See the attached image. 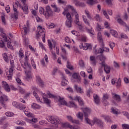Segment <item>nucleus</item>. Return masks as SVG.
<instances>
[{
	"instance_id": "nucleus-39",
	"label": "nucleus",
	"mask_w": 129,
	"mask_h": 129,
	"mask_svg": "<svg viewBox=\"0 0 129 129\" xmlns=\"http://www.w3.org/2000/svg\"><path fill=\"white\" fill-rule=\"evenodd\" d=\"M77 117L79 118V119H81V120H82V119H83V113L81 112H79L78 114H77Z\"/></svg>"
},
{
	"instance_id": "nucleus-60",
	"label": "nucleus",
	"mask_w": 129,
	"mask_h": 129,
	"mask_svg": "<svg viewBox=\"0 0 129 129\" xmlns=\"http://www.w3.org/2000/svg\"><path fill=\"white\" fill-rule=\"evenodd\" d=\"M122 126L123 129H129V125L126 124H122Z\"/></svg>"
},
{
	"instance_id": "nucleus-46",
	"label": "nucleus",
	"mask_w": 129,
	"mask_h": 129,
	"mask_svg": "<svg viewBox=\"0 0 129 129\" xmlns=\"http://www.w3.org/2000/svg\"><path fill=\"white\" fill-rule=\"evenodd\" d=\"M68 84V81L67 80H62L61 81V85L62 86H66Z\"/></svg>"
},
{
	"instance_id": "nucleus-6",
	"label": "nucleus",
	"mask_w": 129,
	"mask_h": 129,
	"mask_svg": "<svg viewBox=\"0 0 129 129\" xmlns=\"http://www.w3.org/2000/svg\"><path fill=\"white\" fill-rule=\"evenodd\" d=\"M38 34H36L37 39H39V36H45V28H42L40 26L37 27Z\"/></svg>"
},
{
	"instance_id": "nucleus-5",
	"label": "nucleus",
	"mask_w": 129,
	"mask_h": 129,
	"mask_svg": "<svg viewBox=\"0 0 129 129\" xmlns=\"http://www.w3.org/2000/svg\"><path fill=\"white\" fill-rule=\"evenodd\" d=\"M96 123L97 125L100 127V128L103 129L104 127V123L102 121L97 118H94V124Z\"/></svg>"
},
{
	"instance_id": "nucleus-32",
	"label": "nucleus",
	"mask_w": 129,
	"mask_h": 129,
	"mask_svg": "<svg viewBox=\"0 0 129 129\" xmlns=\"http://www.w3.org/2000/svg\"><path fill=\"white\" fill-rule=\"evenodd\" d=\"M1 37H2L4 38V40L5 42H9V40H8V37H7L6 33L2 32L1 33Z\"/></svg>"
},
{
	"instance_id": "nucleus-19",
	"label": "nucleus",
	"mask_w": 129,
	"mask_h": 129,
	"mask_svg": "<svg viewBox=\"0 0 129 129\" xmlns=\"http://www.w3.org/2000/svg\"><path fill=\"white\" fill-rule=\"evenodd\" d=\"M101 48H99L98 50H95V54H102L103 52H104V44L103 46V47H102V44H101Z\"/></svg>"
},
{
	"instance_id": "nucleus-3",
	"label": "nucleus",
	"mask_w": 129,
	"mask_h": 129,
	"mask_svg": "<svg viewBox=\"0 0 129 129\" xmlns=\"http://www.w3.org/2000/svg\"><path fill=\"white\" fill-rule=\"evenodd\" d=\"M67 21L66 22V25L68 28H71L72 27V22L73 20H72V17H71V14L70 13H68L66 14Z\"/></svg>"
},
{
	"instance_id": "nucleus-9",
	"label": "nucleus",
	"mask_w": 129,
	"mask_h": 129,
	"mask_svg": "<svg viewBox=\"0 0 129 129\" xmlns=\"http://www.w3.org/2000/svg\"><path fill=\"white\" fill-rule=\"evenodd\" d=\"M80 49H83L84 50H87V49H92V46L91 44L89 43H85L83 45V43H81L80 45Z\"/></svg>"
},
{
	"instance_id": "nucleus-28",
	"label": "nucleus",
	"mask_w": 129,
	"mask_h": 129,
	"mask_svg": "<svg viewBox=\"0 0 129 129\" xmlns=\"http://www.w3.org/2000/svg\"><path fill=\"white\" fill-rule=\"evenodd\" d=\"M31 107L33 109H40L41 108V106L40 105H38L37 103H33L31 105Z\"/></svg>"
},
{
	"instance_id": "nucleus-16",
	"label": "nucleus",
	"mask_w": 129,
	"mask_h": 129,
	"mask_svg": "<svg viewBox=\"0 0 129 129\" xmlns=\"http://www.w3.org/2000/svg\"><path fill=\"white\" fill-rule=\"evenodd\" d=\"M56 99L58 100V102L61 105H66L67 104V102L64 99V98H62L60 96H57Z\"/></svg>"
},
{
	"instance_id": "nucleus-18",
	"label": "nucleus",
	"mask_w": 129,
	"mask_h": 129,
	"mask_svg": "<svg viewBox=\"0 0 129 129\" xmlns=\"http://www.w3.org/2000/svg\"><path fill=\"white\" fill-rule=\"evenodd\" d=\"M72 77L74 79H76L77 82H78V83H80V82L81 81V79H80V76H79V75H78V74H77V73L73 74Z\"/></svg>"
},
{
	"instance_id": "nucleus-36",
	"label": "nucleus",
	"mask_w": 129,
	"mask_h": 129,
	"mask_svg": "<svg viewBox=\"0 0 129 129\" xmlns=\"http://www.w3.org/2000/svg\"><path fill=\"white\" fill-rule=\"evenodd\" d=\"M117 22L119 25H121V26H126V24L120 18H118Z\"/></svg>"
},
{
	"instance_id": "nucleus-62",
	"label": "nucleus",
	"mask_w": 129,
	"mask_h": 129,
	"mask_svg": "<svg viewBox=\"0 0 129 129\" xmlns=\"http://www.w3.org/2000/svg\"><path fill=\"white\" fill-rule=\"evenodd\" d=\"M14 68L11 67L9 69V75H13V72H14V70L13 69Z\"/></svg>"
},
{
	"instance_id": "nucleus-2",
	"label": "nucleus",
	"mask_w": 129,
	"mask_h": 129,
	"mask_svg": "<svg viewBox=\"0 0 129 129\" xmlns=\"http://www.w3.org/2000/svg\"><path fill=\"white\" fill-rule=\"evenodd\" d=\"M53 15L54 12L51 9V7L49 6H46L45 13H44V16H45L46 19H48L50 17H53Z\"/></svg>"
},
{
	"instance_id": "nucleus-43",
	"label": "nucleus",
	"mask_w": 129,
	"mask_h": 129,
	"mask_svg": "<svg viewBox=\"0 0 129 129\" xmlns=\"http://www.w3.org/2000/svg\"><path fill=\"white\" fill-rule=\"evenodd\" d=\"M102 117H103L104 119H105V120H106L108 122H110V121H111L110 118L108 116L102 115Z\"/></svg>"
},
{
	"instance_id": "nucleus-22",
	"label": "nucleus",
	"mask_w": 129,
	"mask_h": 129,
	"mask_svg": "<svg viewBox=\"0 0 129 129\" xmlns=\"http://www.w3.org/2000/svg\"><path fill=\"white\" fill-rule=\"evenodd\" d=\"M36 81L37 82H38L39 85L41 87H43V86H44V82H43L39 76H36Z\"/></svg>"
},
{
	"instance_id": "nucleus-55",
	"label": "nucleus",
	"mask_w": 129,
	"mask_h": 129,
	"mask_svg": "<svg viewBox=\"0 0 129 129\" xmlns=\"http://www.w3.org/2000/svg\"><path fill=\"white\" fill-rule=\"evenodd\" d=\"M31 65L34 69H36V63H35V61H34V59L31 60Z\"/></svg>"
},
{
	"instance_id": "nucleus-50",
	"label": "nucleus",
	"mask_w": 129,
	"mask_h": 129,
	"mask_svg": "<svg viewBox=\"0 0 129 129\" xmlns=\"http://www.w3.org/2000/svg\"><path fill=\"white\" fill-rule=\"evenodd\" d=\"M7 46L9 48V49H11V50H14V48L13 47V45H12V42L10 41L8 42Z\"/></svg>"
},
{
	"instance_id": "nucleus-48",
	"label": "nucleus",
	"mask_w": 129,
	"mask_h": 129,
	"mask_svg": "<svg viewBox=\"0 0 129 129\" xmlns=\"http://www.w3.org/2000/svg\"><path fill=\"white\" fill-rule=\"evenodd\" d=\"M17 83L19 84L20 85H23L25 86V84L22 82V81L20 80V78H17L16 79Z\"/></svg>"
},
{
	"instance_id": "nucleus-12",
	"label": "nucleus",
	"mask_w": 129,
	"mask_h": 129,
	"mask_svg": "<svg viewBox=\"0 0 129 129\" xmlns=\"http://www.w3.org/2000/svg\"><path fill=\"white\" fill-rule=\"evenodd\" d=\"M2 84L3 87V88H4L5 90H6V91H7V92H10L11 91V88H10V86H9V84L5 81H3Z\"/></svg>"
},
{
	"instance_id": "nucleus-52",
	"label": "nucleus",
	"mask_w": 129,
	"mask_h": 129,
	"mask_svg": "<svg viewBox=\"0 0 129 129\" xmlns=\"http://www.w3.org/2000/svg\"><path fill=\"white\" fill-rule=\"evenodd\" d=\"M17 108L20 110H23V109H25V108H26V106L24 105H19Z\"/></svg>"
},
{
	"instance_id": "nucleus-59",
	"label": "nucleus",
	"mask_w": 129,
	"mask_h": 129,
	"mask_svg": "<svg viewBox=\"0 0 129 129\" xmlns=\"http://www.w3.org/2000/svg\"><path fill=\"white\" fill-rule=\"evenodd\" d=\"M10 64L12 68H14L15 67V61H14V59L10 60Z\"/></svg>"
},
{
	"instance_id": "nucleus-57",
	"label": "nucleus",
	"mask_w": 129,
	"mask_h": 129,
	"mask_svg": "<svg viewBox=\"0 0 129 129\" xmlns=\"http://www.w3.org/2000/svg\"><path fill=\"white\" fill-rule=\"evenodd\" d=\"M6 115H7V116H13L14 114L12 112H7L6 113Z\"/></svg>"
},
{
	"instance_id": "nucleus-25",
	"label": "nucleus",
	"mask_w": 129,
	"mask_h": 129,
	"mask_svg": "<svg viewBox=\"0 0 129 129\" xmlns=\"http://www.w3.org/2000/svg\"><path fill=\"white\" fill-rule=\"evenodd\" d=\"M93 97L95 103H96V104H99V102H100V100H99V97L98 96V95L94 94L93 95Z\"/></svg>"
},
{
	"instance_id": "nucleus-58",
	"label": "nucleus",
	"mask_w": 129,
	"mask_h": 129,
	"mask_svg": "<svg viewBox=\"0 0 129 129\" xmlns=\"http://www.w3.org/2000/svg\"><path fill=\"white\" fill-rule=\"evenodd\" d=\"M109 46L111 48V49H113L114 47H115V43L114 42H110L109 43Z\"/></svg>"
},
{
	"instance_id": "nucleus-8",
	"label": "nucleus",
	"mask_w": 129,
	"mask_h": 129,
	"mask_svg": "<svg viewBox=\"0 0 129 129\" xmlns=\"http://www.w3.org/2000/svg\"><path fill=\"white\" fill-rule=\"evenodd\" d=\"M22 66L23 68H24V69L26 70V71H25V73H27V72H29V71H31L30 70L32 69V67H31V64H29L27 61L24 62V64H22Z\"/></svg>"
},
{
	"instance_id": "nucleus-29",
	"label": "nucleus",
	"mask_w": 129,
	"mask_h": 129,
	"mask_svg": "<svg viewBox=\"0 0 129 129\" xmlns=\"http://www.w3.org/2000/svg\"><path fill=\"white\" fill-rule=\"evenodd\" d=\"M32 75L31 74V71H28L26 74V79L27 81H30L32 79Z\"/></svg>"
},
{
	"instance_id": "nucleus-20",
	"label": "nucleus",
	"mask_w": 129,
	"mask_h": 129,
	"mask_svg": "<svg viewBox=\"0 0 129 129\" xmlns=\"http://www.w3.org/2000/svg\"><path fill=\"white\" fill-rule=\"evenodd\" d=\"M67 106L69 107H74V108H77V105L73 101H70L69 103H67Z\"/></svg>"
},
{
	"instance_id": "nucleus-26",
	"label": "nucleus",
	"mask_w": 129,
	"mask_h": 129,
	"mask_svg": "<svg viewBox=\"0 0 129 129\" xmlns=\"http://www.w3.org/2000/svg\"><path fill=\"white\" fill-rule=\"evenodd\" d=\"M24 35H26L27 33H28V30H29V22H27L26 25H24L23 27Z\"/></svg>"
},
{
	"instance_id": "nucleus-14",
	"label": "nucleus",
	"mask_w": 129,
	"mask_h": 129,
	"mask_svg": "<svg viewBox=\"0 0 129 129\" xmlns=\"http://www.w3.org/2000/svg\"><path fill=\"white\" fill-rule=\"evenodd\" d=\"M109 98V95L107 94H104L103 95V98H102V100L103 102L104 103V105L106 106V105H108L109 103L107 102V99H108Z\"/></svg>"
},
{
	"instance_id": "nucleus-42",
	"label": "nucleus",
	"mask_w": 129,
	"mask_h": 129,
	"mask_svg": "<svg viewBox=\"0 0 129 129\" xmlns=\"http://www.w3.org/2000/svg\"><path fill=\"white\" fill-rule=\"evenodd\" d=\"M79 65L80 67H81L82 68L85 67V64H84V61H83L82 59L79 60Z\"/></svg>"
},
{
	"instance_id": "nucleus-15",
	"label": "nucleus",
	"mask_w": 129,
	"mask_h": 129,
	"mask_svg": "<svg viewBox=\"0 0 129 129\" xmlns=\"http://www.w3.org/2000/svg\"><path fill=\"white\" fill-rule=\"evenodd\" d=\"M20 6L21 9L23 10L24 13L25 14V15H28L29 13V9L28 8V6L27 5V4H23V6H22L21 5Z\"/></svg>"
},
{
	"instance_id": "nucleus-11",
	"label": "nucleus",
	"mask_w": 129,
	"mask_h": 129,
	"mask_svg": "<svg viewBox=\"0 0 129 129\" xmlns=\"http://www.w3.org/2000/svg\"><path fill=\"white\" fill-rule=\"evenodd\" d=\"M81 109L83 111L84 116H88V115L90 114V112H91V109L88 107L81 108Z\"/></svg>"
},
{
	"instance_id": "nucleus-21",
	"label": "nucleus",
	"mask_w": 129,
	"mask_h": 129,
	"mask_svg": "<svg viewBox=\"0 0 129 129\" xmlns=\"http://www.w3.org/2000/svg\"><path fill=\"white\" fill-rule=\"evenodd\" d=\"M98 40L99 42H100V43H101V45H102V47L103 48L104 43H103V39H102V36H101V33H98Z\"/></svg>"
},
{
	"instance_id": "nucleus-4",
	"label": "nucleus",
	"mask_w": 129,
	"mask_h": 129,
	"mask_svg": "<svg viewBox=\"0 0 129 129\" xmlns=\"http://www.w3.org/2000/svg\"><path fill=\"white\" fill-rule=\"evenodd\" d=\"M68 7L69 9H71V10H72V15H73V16H75L76 23L78 24V23H79V16L78 15L77 12H76V10L72 6L69 5Z\"/></svg>"
},
{
	"instance_id": "nucleus-63",
	"label": "nucleus",
	"mask_w": 129,
	"mask_h": 129,
	"mask_svg": "<svg viewBox=\"0 0 129 129\" xmlns=\"http://www.w3.org/2000/svg\"><path fill=\"white\" fill-rule=\"evenodd\" d=\"M123 115L127 117V119H129V113L127 112H123Z\"/></svg>"
},
{
	"instance_id": "nucleus-38",
	"label": "nucleus",
	"mask_w": 129,
	"mask_h": 129,
	"mask_svg": "<svg viewBox=\"0 0 129 129\" xmlns=\"http://www.w3.org/2000/svg\"><path fill=\"white\" fill-rule=\"evenodd\" d=\"M110 34L113 36V37H115V38H117V32L116 31H114L113 30H111L110 31Z\"/></svg>"
},
{
	"instance_id": "nucleus-30",
	"label": "nucleus",
	"mask_w": 129,
	"mask_h": 129,
	"mask_svg": "<svg viewBox=\"0 0 129 129\" xmlns=\"http://www.w3.org/2000/svg\"><path fill=\"white\" fill-rule=\"evenodd\" d=\"M96 58L100 60V61H102V63L104 62V60H105V57H104L102 54L97 56Z\"/></svg>"
},
{
	"instance_id": "nucleus-35",
	"label": "nucleus",
	"mask_w": 129,
	"mask_h": 129,
	"mask_svg": "<svg viewBox=\"0 0 129 129\" xmlns=\"http://www.w3.org/2000/svg\"><path fill=\"white\" fill-rule=\"evenodd\" d=\"M48 44L50 51H52V50L53 49V47H54V48L56 47V44H54L53 46L52 45V43L51 42V41L50 40H48Z\"/></svg>"
},
{
	"instance_id": "nucleus-45",
	"label": "nucleus",
	"mask_w": 129,
	"mask_h": 129,
	"mask_svg": "<svg viewBox=\"0 0 129 129\" xmlns=\"http://www.w3.org/2000/svg\"><path fill=\"white\" fill-rule=\"evenodd\" d=\"M4 59L6 62L9 63V58L8 57V54L7 53H4L3 55Z\"/></svg>"
},
{
	"instance_id": "nucleus-54",
	"label": "nucleus",
	"mask_w": 129,
	"mask_h": 129,
	"mask_svg": "<svg viewBox=\"0 0 129 129\" xmlns=\"http://www.w3.org/2000/svg\"><path fill=\"white\" fill-rule=\"evenodd\" d=\"M19 56L21 57V58H23L24 57V51L22 50V48H20L19 50Z\"/></svg>"
},
{
	"instance_id": "nucleus-37",
	"label": "nucleus",
	"mask_w": 129,
	"mask_h": 129,
	"mask_svg": "<svg viewBox=\"0 0 129 129\" xmlns=\"http://www.w3.org/2000/svg\"><path fill=\"white\" fill-rule=\"evenodd\" d=\"M33 94L34 96H35V97L36 98L37 101H38V102H41V100H40V97H39V96H38L37 92H36V91H34L33 92Z\"/></svg>"
},
{
	"instance_id": "nucleus-23",
	"label": "nucleus",
	"mask_w": 129,
	"mask_h": 129,
	"mask_svg": "<svg viewBox=\"0 0 129 129\" xmlns=\"http://www.w3.org/2000/svg\"><path fill=\"white\" fill-rule=\"evenodd\" d=\"M74 88L78 93H83V89H81L80 87H78L77 85H75Z\"/></svg>"
},
{
	"instance_id": "nucleus-13",
	"label": "nucleus",
	"mask_w": 129,
	"mask_h": 129,
	"mask_svg": "<svg viewBox=\"0 0 129 129\" xmlns=\"http://www.w3.org/2000/svg\"><path fill=\"white\" fill-rule=\"evenodd\" d=\"M13 6V10L14 11V15H11V18L12 19H15V20H18V15H19V12L17 11H18V9L17 8H15V6Z\"/></svg>"
},
{
	"instance_id": "nucleus-24",
	"label": "nucleus",
	"mask_w": 129,
	"mask_h": 129,
	"mask_svg": "<svg viewBox=\"0 0 129 129\" xmlns=\"http://www.w3.org/2000/svg\"><path fill=\"white\" fill-rule=\"evenodd\" d=\"M113 96H112V98L113 99H114L115 100H116V101H117L118 102H119L121 100L120 99V96H119V95H117L116 94L113 93Z\"/></svg>"
},
{
	"instance_id": "nucleus-44",
	"label": "nucleus",
	"mask_w": 129,
	"mask_h": 129,
	"mask_svg": "<svg viewBox=\"0 0 129 129\" xmlns=\"http://www.w3.org/2000/svg\"><path fill=\"white\" fill-rule=\"evenodd\" d=\"M47 95L49 96V98H54V99H57V98L58 97V96H55L51 94V93L47 94Z\"/></svg>"
},
{
	"instance_id": "nucleus-53",
	"label": "nucleus",
	"mask_w": 129,
	"mask_h": 129,
	"mask_svg": "<svg viewBox=\"0 0 129 129\" xmlns=\"http://www.w3.org/2000/svg\"><path fill=\"white\" fill-rule=\"evenodd\" d=\"M83 19L84 23L86 24V25H87L88 26H90V23L87 21V19L84 18V16H83Z\"/></svg>"
},
{
	"instance_id": "nucleus-31",
	"label": "nucleus",
	"mask_w": 129,
	"mask_h": 129,
	"mask_svg": "<svg viewBox=\"0 0 129 129\" xmlns=\"http://www.w3.org/2000/svg\"><path fill=\"white\" fill-rule=\"evenodd\" d=\"M94 19L95 21H96L97 22H100L102 21V19H101V17H100L99 15L98 14H96V15L94 17Z\"/></svg>"
},
{
	"instance_id": "nucleus-61",
	"label": "nucleus",
	"mask_w": 129,
	"mask_h": 129,
	"mask_svg": "<svg viewBox=\"0 0 129 129\" xmlns=\"http://www.w3.org/2000/svg\"><path fill=\"white\" fill-rule=\"evenodd\" d=\"M5 42L3 40L0 41V48H4Z\"/></svg>"
},
{
	"instance_id": "nucleus-40",
	"label": "nucleus",
	"mask_w": 129,
	"mask_h": 129,
	"mask_svg": "<svg viewBox=\"0 0 129 129\" xmlns=\"http://www.w3.org/2000/svg\"><path fill=\"white\" fill-rule=\"evenodd\" d=\"M67 68H68V69H70V70H73V66L70 63L69 61H67Z\"/></svg>"
},
{
	"instance_id": "nucleus-41",
	"label": "nucleus",
	"mask_w": 129,
	"mask_h": 129,
	"mask_svg": "<svg viewBox=\"0 0 129 129\" xmlns=\"http://www.w3.org/2000/svg\"><path fill=\"white\" fill-rule=\"evenodd\" d=\"M43 101L44 103H46V104H48V105L51 103V101L49 100L47 98L43 97Z\"/></svg>"
},
{
	"instance_id": "nucleus-34",
	"label": "nucleus",
	"mask_w": 129,
	"mask_h": 129,
	"mask_svg": "<svg viewBox=\"0 0 129 129\" xmlns=\"http://www.w3.org/2000/svg\"><path fill=\"white\" fill-rule=\"evenodd\" d=\"M85 30L87 33L91 34V35H94V34H93V30L92 29V27H91V29L86 27Z\"/></svg>"
},
{
	"instance_id": "nucleus-1",
	"label": "nucleus",
	"mask_w": 129,
	"mask_h": 129,
	"mask_svg": "<svg viewBox=\"0 0 129 129\" xmlns=\"http://www.w3.org/2000/svg\"><path fill=\"white\" fill-rule=\"evenodd\" d=\"M48 121L52 124H60V123H61V127L64 128H73V126L70 125L68 122L61 123V119L57 117L51 116L49 117Z\"/></svg>"
},
{
	"instance_id": "nucleus-17",
	"label": "nucleus",
	"mask_w": 129,
	"mask_h": 129,
	"mask_svg": "<svg viewBox=\"0 0 129 129\" xmlns=\"http://www.w3.org/2000/svg\"><path fill=\"white\" fill-rule=\"evenodd\" d=\"M85 120L88 124H90V125H94V118L93 119L92 121H90V119L88 118V116H85Z\"/></svg>"
},
{
	"instance_id": "nucleus-49",
	"label": "nucleus",
	"mask_w": 129,
	"mask_h": 129,
	"mask_svg": "<svg viewBox=\"0 0 129 129\" xmlns=\"http://www.w3.org/2000/svg\"><path fill=\"white\" fill-rule=\"evenodd\" d=\"M112 1L113 0H105L106 4L109 6H112Z\"/></svg>"
},
{
	"instance_id": "nucleus-51",
	"label": "nucleus",
	"mask_w": 129,
	"mask_h": 129,
	"mask_svg": "<svg viewBox=\"0 0 129 129\" xmlns=\"http://www.w3.org/2000/svg\"><path fill=\"white\" fill-rule=\"evenodd\" d=\"M87 4H88V5H90V6H93V4H94V1L87 0Z\"/></svg>"
},
{
	"instance_id": "nucleus-27",
	"label": "nucleus",
	"mask_w": 129,
	"mask_h": 129,
	"mask_svg": "<svg viewBox=\"0 0 129 129\" xmlns=\"http://www.w3.org/2000/svg\"><path fill=\"white\" fill-rule=\"evenodd\" d=\"M51 7L53 8V12L54 13H60V8L57 7L56 5H51Z\"/></svg>"
},
{
	"instance_id": "nucleus-10",
	"label": "nucleus",
	"mask_w": 129,
	"mask_h": 129,
	"mask_svg": "<svg viewBox=\"0 0 129 129\" xmlns=\"http://www.w3.org/2000/svg\"><path fill=\"white\" fill-rule=\"evenodd\" d=\"M101 64L102 65V66L103 67H104V70L105 72V73H106V74H108V73H109V72H110V67H108V66L105 64V62L103 61L102 62H101Z\"/></svg>"
},
{
	"instance_id": "nucleus-64",
	"label": "nucleus",
	"mask_w": 129,
	"mask_h": 129,
	"mask_svg": "<svg viewBox=\"0 0 129 129\" xmlns=\"http://www.w3.org/2000/svg\"><path fill=\"white\" fill-rule=\"evenodd\" d=\"M33 126L34 127V128H36V129H42V128L41 127V126H40V125H37V124H33Z\"/></svg>"
},
{
	"instance_id": "nucleus-47",
	"label": "nucleus",
	"mask_w": 129,
	"mask_h": 129,
	"mask_svg": "<svg viewBox=\"0 0 129 129\" xmlns=\"http://www.w3.org/2000/svg\"><path fill=\"white\" fill-rule=\"evenodd\" d=\"M85 14L87 15L88 19H89L90 20H91V19H92L88 11L85 10Z\"/></svg>"
},
{
	"instance_id": "nucleus-56",
	"label": "nucleus",
	"mask_w": 129,
	"mask_h": 129,
	"mask_svg": "<svg viewBox=\"0 0 129 129\" xmlns=\"http://www.w3.org/2000/svg\"><path fill=\"white\" fill-rule=\"evenodd\" d=\"M78 101L80 105H81V106L83 105V101H82V99H81V97H80V98H79V100H78Z\"/></svg>"
},
{
	"instance_id": "nucleus-7",
	"label": "nucleus",
	"mask_w": 129,
	"mask_h": 129,
	"mask_svg": "<svg viewBox=\"0 0 129 129\" xmlns=\"http://www.w3.org/2000/svg\"><path fill=\"white\" fill-rule=\"evenodd\" d=\"M5 101H8V97L5 95H3L0 97V103L2 106H3L4 108H6L7 105H6Z\"/></svg>"
},
{
	"instance_id": "nucleus-33",
	"label": "nucleus",
	"mask_w": 129,
	"mask_h": 129,
	"mask_svg": "<svg viewBox=\"0 0 129 129\" xmlns=\"http://www.w3.org/2000/svg\"><path fill=\"white\" fill-rule=\"evenodd\" d=\"M90 60L91 61H92L93 65H95V64H96V59L95 58V56H91L90 57Z\"/></svg>"
}]
</instances>
